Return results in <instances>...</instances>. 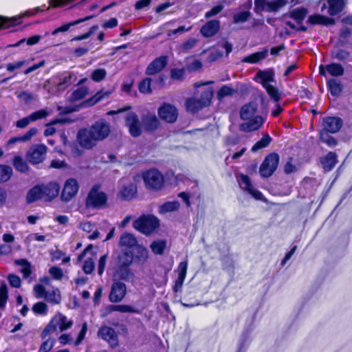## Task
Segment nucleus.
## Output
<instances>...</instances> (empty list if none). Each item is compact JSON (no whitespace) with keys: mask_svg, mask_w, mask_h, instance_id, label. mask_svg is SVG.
I'll list each match as a JSON object with an SVG mask.
<instances>
[{"mask_svg":"<svg viewBox=\"0 0 352 352\" xmlns=\"http://www.w3.org/2000/svg\"><path fill=\"white\" fill-rule=\"evenodd\" d=\"M49 113L45 109H40L32 113L29 117L30 118L31 122H35L38 120H41L43 118H46L48 116Z\"/></svg>","mask_w":352,"mask_h":352,"instance_id":"obj_60","label":"nucleus"},{"mask_svg":"<svg viewBox=\"0 0 352 352\" xmlns=\"http://www.w3.org/2000/svg\"><path fill=\"white\" fill-rule=\"evenodd\" d=\"M32 310L36 315H46L47 314L48 307L45 302L40 301L34 304Z\"/></svg>","mask_w":352,"mask_h":352,"instance_id":"obj_51","label":"nucleus"},{"mask_svg":"<svg viewBox=\"0 0 352 352\" xmlns=\"http://www.w3.org/2000/svg\"><path fill=\"white\" fill-rule=\"evenodd\" d=\"M223 5L222 4H217L212 7L210 10L207 11L205 14L204 17L205 19H210L212 16H214L217 14H219L220 12H222L223 10Z\"/></svg>","mask_w":352,"mask_h":352,"instance_id":"obj_63","label":"nucleus"},{"mask_svg":"<svg viewBox=\"0 0 352 352\" xmlns=\"http://www.w3.org/2000/svg\"><path fill=\"white\" fill-rule=\"evenodd\" d=\"M134 258L133 252L129 249L122 250L118 257V267H130Z\"/></svg>","mask_w":352,"mask_h":352,"instance_id":"obj_33","label":"nucleus"},{"mask_svg":"<svg viewBox=\"0 0 352 352\" xmlns=\"http://www.w3.org/2000/svg\"><path fill=\"white\" fill-rule=\"evenodd\" d=\"M94 16H95V15L87 16L84 18L78 19L75 21H71L69 23L63 24V25L54 30L52 32V34L56 35L59 32H65L67 31L71 27L74 26L76 25H78V24L83 23L86 21H88V20L94 18Z\"/></svg>","mask_w":352,"mask_h":352,"instance_id":"obj_37","label":"nucleus"},{"mask_svg":"<svg viewBox=\"0 0 352 352\" xmlns=\"http://www.w3.org/2000/svg\"><path fill=\"white\" fill-rule=\"evenodd\" d=\"M274 71L272 68L266 70H259L254 76V80H261V83L263 87L270 84V82L274 81Z\"/></svg>","mask_w":352,"mask_h":352,"instance_id":"obj_29","label":"nucleus"},{"mask_svg":"<svg viewBox=\"0 0 352 352\" xmlns=\"http://www.w3.org/2000/svg\"><path fill=\"white\" fill-rule=\"evenodd\" d=\"M221 22L217 19L208 21L200 29V33L204 38L214 36L220 30Z\"/></svg>","mask_w":352,"mask_h":352,"instance_id":"obj_23","label":"nucleus"},{"mask_svg":"<svg viewBox=\"0 0 352 352\" xmlns=\"http://www.w3.org/2000/svg\"><path fill=\"white\" fill-rule=\"evenodd\" d=\"M13 174L11 166L6 164H0V184L8 182Z\"/></svg>","mask_w":352,"mask_h":352,"instance_id":"obj_45","label":"nucleus"},{"mask_svg":"<svg viewBox=\"0 0 352 352\" xmlns=\"http://www.w3.org/2000/svg\"><path fill=\"white\" fill-rule=\"evenodd\" d=\"M125 125L129 129V134L133 138H138L142 133V124L135 112H129L125 116Z\"/></svg>","mask_w":352,"mask_h":352,"instance_id":"obj_14","label":"nucleus"},{"mask_svg":"<svg viewBox=\"0 0 352 352\" xmlns=\"http://www.w3.org/2000/svg\"><path fill=\"white\" fill-rule=\"evenodd\" d=\"M133 228L146 236L151 234L160 226L159 219L153 214H143L133 221Z\"/></svg>","mask_w":352,"mask_h":352,"instance_id":"obj_4","label":"nucleus"},{"mask_svg":"<svg viewBox=\"0 0 352 352\" xmlns=\"http://www.w3.org/2000/svg\"><path fill=\"white\" fill-rule=\"evenodd\" d=\"M55 344V340L51 338L45 340L41 344L38 352H49L50 351Z\"/></svg>","mask_w":352,"mask_h":352,"instance_id":"obj_57","label":"nucleus"},{"mask_svg":"<svg viewBox=\"0 0 352 352\" xmlns=\"http://www.w3.org/2000/svg\"><path fill=\"white\" fill-rule=\"evenodd\" d=\"M327 87L333 97L339 96L343 91L344 86L338 78H331L327 80Z\"/></svg>","mask_w":352,"mask_h":352,"instance_id":"obj_27","label":"nucleus"},{"mask_svg":"<svg viewBox=\"0 0 352 352\" xmlns=\"http://www.w3.org/2000/svg\"><path fill=\"white\" fill-rule=\"evenodd\" d=\"M319 75L321 76H327V74H329L332 78H338L344 75V68L338 63H331L327 65H320L318 67Z\"/></svg>","mask_w":352,"mask_h":352,"instance_id":"obj_15","label":"nucleus"},{"mask_svg":"<svg viewBox=\"0 0 352 352\" xmlns=\"http://www.w3.org/2000/svg\"><path fill=\"white\" fill-rule=\"evenodd\" d=\"M8 300V289L6 283L0 285V309L4 308Z\"/></svg>","mask_w":352,"mask_h":352,"instance_id":"obj_52","label":"nucleus"},{"mask_svg":"<svg viewBox=\"0 0 352 352\" xmlns=\"http://www.w3.org/2000/svg\"><path fill=\"white\" fill-rule=\"evenodd\" d=\"M142 124L146 132H153L160 126L159 118L155 115L148 113L141 118Z\"/></svg>","mask_w":352,"mask_h":352,"instance_id":"obj_22","label":"nucleus"},{"mask_svg":"<svg viewBox=\"0 0 352 352\" xmlns=\"http://www.w3.org/2000/svg\"><path fill=\"white\" fill-rule=\"evenodd\" d=\"M100 185L94 184L89 191L85 199L86 208L100 209L107 203L108 197L107 194L100 190Z\"/></svg>","mask_w":352,"mask_h":352,"instance_id":"obj_5","label":"nucleus"},{"mask_svg":"<svg viewBox=\"0 0 352 352\" xmlns=\"http://www.w3.org/2000/svg\"><path fill=\"white\" fill-rule=\"evenodd\" d=\"M213 97V91L211 89H206L201 92L199 99L189 98L186 101V106L188 111L195 113L204 107H208Z\"/></svg>","mask_w":352,"mask_h":352,"instance_id":"obj_6","label":"nucleus"},{"mask_svg":"<svg viewBox=\"0 0 352 352\" xmlns=\"http://www.w3.org/2000/svg\"><path fill=\"white\" fill-rule=\"evenodd\" d=\"M142 177L146 188L148 190L158 192L164 186V177L156 168H151L144 171Z\"/></svg>","mask_w":352,"mask_h":352,"instance_id":"obj_2","label":"nucleus"},{"mask_svg":"<svg viewBox=\"0 0 352 352\" xmlns=\"http://www.w3.org/2000/svg\"><path fill=\"white\" fill-rule=\"evenodd\" d=\"M188 265V263L187 261H182L178 265V277L174 281V283L172 286V290L175 294L180 292L183 287L187 274Z\"/></svg>","mask_w":352,"mask_h":352,"instance_id":"obj_20","label":"nucleus"},{"mask_svg":"<svg viewBox=\"0 0 352 352\" xmlns=\"http://www.w3.org/2000/svg\"><path fill=\"white\" fill-rule=\"evenodd\" d=\"M280 161L279 155L272 152L267 155L259 168L261 177L268 178L276 170Z\"/></svg>","mask_w":352,"mask_h":352,"instance_id":"obj_7","label":"nucleus"},{"mask_svg":"<svg viewBox=\"0 0 352 352\" xmlns=\"http://www.w3.org/2000/svg\"><path fill=\"white\" fill-rule=\"evenodd\" d=\"M185 69L184 68H173L170 69V78L173 80H182L184 78Z\"/></svg>","mask_w":352,"mask_h":352,"instance_id":"obj_62","label":"nucleus"},{"mask_svg":"<svg viewBox=\"0 0 352 352\" xmlns=\"http://www.w3.org/2000/svg\"><path fill=\"white\" fill-rule=\"evenodd\" d=\"M111 94L109 91H104L102 89L97 91L94 96L85 100L84 103L87 107H93L104 98H108Z\"/></svg>","mask_w":352,"mask_h":352,"instance_id":"obj_35","label":"nucleus"},{"mask_svg":"<svg viewBox=\"0 0 352 352\" xmlns=\"http://www.w3.org/2000/svg\"><path fill=\"white\" fill-rule=\"evenodd\" d=\"M93 135L97 141H102L107 138L111 131L110 124L104 119H100L94 122L90 127Z\"/></svg>","mask_w":352,"mask_h":352,"instance_id":"obj_13","label":"nucleus"},{"mask_svg":"<svg viewBox=\"0 0 352 352\" xmlns=\"http://www.w3.org/2000/svg\"><path fill=\"white\" fill-rule=\"evenodd\" d=\"M337 162V155L333 151H329L320 158V163L326 172L331 171L335 167Z\"/></svg>","mask_w":352,"mask_h":352,"instance_id":"obj_28","label":"nucleus"},{"mask_svg":"<svg viewBox=\"0 0 352 352\" xmlns=\"http://www.w3.org/2000/svg\"><path fill=\"white\" fill-rule=\"evenodd\" d=\"M109 309L111 311H119L120 313H138V311L131 305H111Z\"/></svg>","mask_w":352,"mask_h":352,"instance_id":"obj_48","label":"nucleus"},{"mask_svg":"<svg viewBox=\"0 0 352 352\" xmlns=\"http://www.w3.org/2000/svg\"><path fill=\"white\" fill-rule=\"evenodd\" d=\"M41 39V36L39 35H33L32 36H30L27 39H21L16 42L15 44L12 45V47H19L22 43L26 41V43L28 45H34L35 44H37Z\"/></svg>","mask_w":352,"mask_h":352,"instance_id":"obj_58","label":"nucleus"},{"mask_svg":"<svg viewBox=\"0 0 352 352\" xmlns=\"http://www.w3.org/2000/svg\"><path fill=\"white\" fill-rule=\"evenodd\" d=\"M308 14V10L306 8H296L291 11H289L287 15L294 20L299 26H296L294 23H293L290 21H287L285 22V25L289 27L291 29L296 30V32H305L307 31V28L305 25H302V21L306 18Z\"/></svg>","mask_w":352,"mask_h":352,"instance_id":"obj_8","label":"nucleus"},{"mask_svg":"<svg viewBox=\"0 0 352 352\" xmlns=\"http://www.w3.org/2000/svg\"><path fill=\"white\" fill-rule=\"evenodd\" d=\"M79 185L77 180L74 178H69L66 180L60 198L63 201H69L78 192Z\"/></svg>","mask_w":352,"mask_h":352,"instance_id":"obj_17","label":"nucleus"},{"mask_svg":"<svg viewBox=\"0 0 352 352\" xmlns=\"http://www.w3.org/2000/svg\"><path fill=\"white\" fill-rule=\"evenodd\" d=\"M126 294V286L121 281L114 282L109 295V301L113 303L120 302L123 300Z\"/></svg>","mask_w":352,"mask_h":352,"instance_id":"obj_18","label":"nucleus"},{"mask_svg":"<svg viewBox=\"0 0 352 352\" xmlns=\"http://www.w3.org/2000/svg\"><path fill=\"white\" fill-rule=\"evenodd\" d=\"M119 244L122 247H126L128 248H135L137 245H139L135 236L129 232H124L121 235Z\"/></svg>","mask_w":352,"mask_h":352,"instance_id":"obj_38","label":"nucleus"},{"mask_svg":"<svg viewBox=\"0 0 352 352\" xmlns=\"http://www.w3.org/2000/svg\"><path fill=\"white\" fill-rule=\"evenodd\" d=\"M133 261L138 265L144 264L148 258V251L146 248L142 245H137L135 247Z\"/></svg>","mask_w":352,"mask_h":352,"instance_id":"obj_30","label":"nucleus"},{"mask_svg":"<svg viewBox=\"0 0 352 352\" xmlns=\"http://www.w3.org/2000/svg\"><path fill=\"white\" fill-rule=\"evenodd\" d=\"M72 324V320H68L65 315L58 312L51 318L49 323L43 329L40 337L44 340L47 336L56 331L57 327L59 328L60 331H64L69 329Z\"/></svg>","mask_w":352,"mask_h":352,"instance_id":"obj_3","label":"nucleus"},{"mask_svg":"<svg viewBox=\"0 0 352 352\" xmlns=\"http://www.w3.org/2000/svg\"><path fill=\"white\" fill-rule=\"evenodd\" d=\"M237 92L236 89H233L229 85H222L217 93V98L221 100L226 96H232Z\"/></svg>","mask_w":352,"mask_h":352,"instance_id":"obj_47","label":"nucleus"},{"mask_svg":"<svg viewBox=\"0 0 352 352\" xmlns=\"http://www.w3.org/2000/svg\"><path fill=\"white\" fill-rule=\"evenodd\" d=\"M239 178L241 182L245 184V190L248 191L256 199H261V197H263V193L258 190L254 189L249 176H248L247 175L241 174Z\"/></svg>","mask_w":352,"mask_h":352,"instance_id":"obj_31","label":"nucleus"},{"mask_svg":"<svg viewBox=\"0 0 352 352\" xmlns=\"http://www.w3.org/2000/svg\"><path fill=\"white\" fill-rule=\"evenodd\" d=\"M307 23L311 25H321L324 26L333 25L336 23L333 18L320 14H314L308 17Z\"/></svg>","mask_w":352,"mask_h":352,"instance_id":"obj_24","label":"nucleus"},{"mask_svg":"<svg viewBox=\"0 0 352 352\" xmlns=\"http://www.w3.org/2000/svg\"><path fill=\"white\" fill-rule=\"evenodd\" d=\"M72 75L69 74L60 78L57 83V89L58 90H65L71 85Z\"/></svg>","mask_w":352,"mask_h":352,"instance_id":"obj_59","label":"nucleus"},{"mask_svg":"<svg viewBox=\"0 0 352 352\" xmlns=\"http://www.w3.org/2000/svg\"><path fill=\"white\" fill-rule=\"evenodd\" d=\"M88 94V88L85 86H81L75 89L71 94L70 100L72 102L83 99Z\"/></svg>","mask_w":352,"mask_h":352,"instance_id":"obj_46","label":"nucleus"},{"mask_svg":"<svg viewBox=\"0 0 352 352\" xmlns=\"http://www.w3.org/2000/svg\"><path fill=\"white\" fill-rule=\"evenodd\" d=\"M40 8L38 7L36 8L34 10H26L23 13H21L20 15L17 16H13L11 18L5 17L0 16V30L1 29H8L11 27H14L17 25H20L22 23V18L28 17L36 14L38 11H40Z\"/></svg>","mask_w":352,"mask_h":352,"instance_id":"obj_11","label":"nucleus"},{"mask_svg":"<svg viewBox=\"0 0 352 352\" xmlns=\"http://www.w3.org/2000/svg\"><path fill=\"white\" fill-rule=\"evenodd\" d=\"M180 204L177 201H166L159 208V212L165 214L167 212H174L179 208Z\"/></svg>","mask_w":352,"mask_h":352,"instance_id":"obj_44","label":"nucleus"},{"mask_svg":"<svg viewBox=\"0 0 352 352\" xmlns=\"http://www.w3.org/2000/svg\"><path fill=\"white\" fill-rule=\"evenodd\" d=\"M15 264L22 266L21 272L23 274V278H28L32 273V265L30 261L25 258H20L15 261Z\"/></svg>","mask_w":352,"mask_h":352,"instance_id":"obj_41","label":"nucleus"},{"mask_svg":"<svg viewBox=\"0 0 352 352\" xmlns=\"http://www.w3.org/2000/svg\"><path fill=\"white\" fill-rule=\"evenodd\" d=\"M159 118L166 123H174L178 118V110L176 107L168 102H163L157 109Z\"/></svg>","mask_w":352,"mask_h":352,"instance_id":"obj_10","label":"nucleus"},{"mask_svg":"<svg viewBox=\"0 0 352 352\" xmlns=\"http://www.w3.org/2000/svg\"><path fill=\"white\" fill-rule=\"evenodd\" d=\"M8 280L10 285L14 288H19L21 285V280L18 275L14 274H9Z\"/></svg>","mask_w":352,"mask_h":352,"instance_id":"obj_64","label":"nucleus"},{"mask_svg":"<svg viewBox=\"0 0 352 352\" xmlns=\"http://www.w3.org/2000/svg\"><path fill=\"white\" fill-rule=\"evenodd\" d=\"M12 164L14 168L20 173H25L29 170L27 162L20 155L15 156L13 158Z\"/></svg>","mask_w":352,"mask_h":352,"instance_id":"obj_42","label":"nucleus"},{"mask_svg":"<svg viewBox=\"0 0 352 352\" xmlns=\"http://www.w3.org/2000/svg\"><path fill=\"white\" fill-rule=\"evenodd\" d=\"M137 194V187L133 184L130 183L128 185H124L121 187L119 191V195L121 199L125 201H130Z\"/></svg>","mask_w":352,"mask_h":352,"instance_id":"obj_32","label":"nucleus"},{"mask_svg":"<svg viewBox=\"0 0 352 352\" xmlns=\"http://www.w3.org/2000/svg\"><path fill=\"white\" fill-rule=\"evenodd\" d=\"M151 81V78L142 79L138 84L139 91L144 94H151L152 92Z\"/></svg>","mask_w":352,"mask_h":352,"instance_id":"obj_50","label":"nucleus"},{"mask_svg":"<svg viewBox=\"0 0 352 352\" xmlns=\"http://www.w3.org/2000/svg\"><path fill=\"white\" fill-rule=\"evenodd\" d=\"M166 245L165 239L155 240L151 243L150 248L153 254L162 255L164 253Z\"/></svg>","mask_w":352,"mask_h":352,"instance_id":"obj_40","label":"nucleus"},{"mask_svg":"<svg viewBox=\"0 0 352 352\" xmlns=\"http://www.w3.org/2000/svg\"><path fill=\"white\" fill-rule=\"evenodd\" d=\"M118 275L120 280H129L133 274L129 267H118Z\"/></svg>","mask_w":352,"mask_h":352,"instance_id":"obj_55","label":"nucleus"},{"mask_svg":"<svg viewBox=\"0 0 352 352\" xmlns=\"http://www.w3.org/2000/svg\"><path fill=\"white\" fill-rule=\"evenodd\" d=\"M98 336L106 341L111 348H116L119 344L118 335L116 330L111 327L101 326L98 329Z\"/></svg>","mask_w":352,"mask_h":352,"instance_id":"obj_12","label":"nucleus"},{"mask_svg":"<svg viewBox=\"0 0 352 352\" xmlns=\"http://www.w3.org/2000/svg\"><path fill=\"white\" fill-rule=\"evenodd\" d=\"M285 0H275L268 1L267 3V12H276L278 9L285 5Z\"/></svg>","mask_w":352,"mask_h":352,"instance_id":"obj_54","label":"nucleus"},{"mask_svg":"<svg viewBox=\"0 0 352 352\" xmlns=\"http://www.w3.org/2000/svg\"><path fill=\"white\" fill-rule=\"evenodd\" d=\"M42 188L43 198L47 201H51L58 195L60 187L56 182H50L47 185L42 184Z\"/></svg>","mask_w":352,"mask_h":352,"instance_id":"obj_26","label":"nucleus"},{"mask_svg":"<svg viewBox=\"0 0 352 352\" xmlns=\"http://www.w3.org/2000/svg\"><path fill=\"white\" fill-rule=\"evenodd\" d=\"M272 141V138H271V136L268 133H266L263 135V137L261 138V140L257 141L253 145V146L251 148V151L253 153H255V152L258 151V150L264 148L268 146V145L271 143Z\"/></svg>","mask_w":352,"mask_h":352,"instance_id":"obj_43","label":"nucleus"},{"mask_svg":"<svg viewBox=\"0 0 352 352\" xmlns=\"http://www.w3.org/2000/svg\"><path fill=\"white\" fill-rule=\"evenodd\" d=\"M38 130L36 127L30 128L23 135L18 137H12L7 142L8 145L15 144L17 142H27L30 140L33 136L36 135Z\"/></svg>","mask_w":352,"mask_h":352,"instance_id":"obj_39","label":"nucleus"},{"mask_svg":"<svg viewBox=\"0 0 352 352\" xmlns=\"http://www.w3.org/2000/svg\"><path fill=\"white\" fill-rule=\"evenodd\" d=\"M328 3V13L330 16L340 14L344 8V0H327Z\"/></svg>","mask_w":352,"mask_h":352,"instance_id":"obj_36","label":"nucleus"},{"mask_svg":"<svg viewBox=\"0 0 352 352\" xmlns=\"http://www.w3.org/2000/svg\"><path fill=\"white\" fill-rule=\"evenodd\" d=\"M267 112L264 116H256L254 118L248 119V122L240 124L239 129L244 132H252L259 129L266 120Z\"/></svg>","mask_w":352,"mask_h":352,"instance_id":"obj_19","label":"nucleus"},{"mask_svg":"<svg viewBox=\"0 0 352 352\" xmlns=\"http://www.w3.org/2000/svg\"><path fill=\"white\" fill-rule=\"evenodd\" d=\"M258 103L256 101H250L244 104L240 110V117L243 120H248L256 116L258 112Z\"/></svg>","mask_w":352,"mask_h":352,"instance_id":"obj_25","label":"nucleus"},{"mask_svg":"<svg viewBox=\"0 0 352 352\" xmlns=\"http://www.w3.org/2000/svg\"><path fill=\"white\" fill-rule=\"evenodd\" d=\"M42 198H43L42 184H38L28 190L26 195V201L28 204H32Z\"/></svg>","mask_w":352,"mask_h":352,"instance_id":"obj_34","label":"nucleus"},{"mask_svg":"<svg viewBox=\"0 0 352 352\" xmlns=\"http://www.w3.org/2000/svg\"><path fill=\"white\" fill-rule=\"evenodd\" d=\"M77 139L80 146L85 149H91L98 142L89 129H81L77 134Z\"/></svg>","mask_w":352,"mask_h":352,"instance_id":"obj_16","label":"nucleus"},{"mask_svg":"<svg viewBox=\"0 0 352 352\" xmlns=\"http://www.w3.org/2000/svg\"><path fill=\"white\" fill-rule=\"evenodd\" d=\"M107 75L106 70L104 69L98 68L94 69L91 76V78L94 82H100Z\"/></svg>","mask_w":352,"mask_h":352,"instance_id":"obj_56","label":"nucleus"},{"mask_svg":"<svg viewBox=\"0 0 352 352\" xmlns=\"http://www.w3.org/2000/svg\"><path fill=\"white\" fill-rule=\"evenodd\" d=\"M168 63V57L161 56L155 58L148 64L146 69V74L148 76L155 75L163 70Z\"/></svg>","mask_w":352,"mask_h":352,"instance_id":"obj_21","label":"nucleus"},{"mask_svg":"<svg viewBox=\"0 0 352 352\" xmlns=\"http://www.w3.org/2000/svg\"><path fill=\"white\" fill-rule=\"evenodd\" d=\"M270 98L273 99L275 102H278L281 100L280 94L278 89L271 84L266 85L263 87Z\"/></svg>","mask_w":352,"mask_h":352,"instance_id":"obj_49","label":"nucleus"},{"mask_svg":"<svg viewBox=\"0 0 352 352\" xmlns=\"http://www.w3.org/2000/svg\"><path fill=\"white\" fill-rule=\"evenodd\" d=\"M47 147L43 144H33L26 153V160L32 165L42 163L47 153Z\"/></svg>","mask_w":352,"mask_h":352,"instance_id":"obj_9","label":"nucleus"},{"mask_svg":"<svg viewBox=\"0 0 352 352\" xmlns=\"http://www.w3.org/2000/svg\"><path fill=\"white\" fill-rule=\"evenodd\" d=\"M343 126V120L338 116L322 118L321 129L319 131V140L330 148L338 145V140L331 135L338 133Z\"/></svg>","mask_w":352,"mask_h":352,"instance_id":"obj_1","label":"nucleus"},{"mask_svg":"<svg viewBox=\"0 0 352 352\" xmlns=\"http://www.w3.org/2000/svg\"><path fill=\"white\" fill-rule=\"evenodd\" d=\"M251 16V13L248 10L241 11L233 15L234 23H244L247 21Z\"/></svg>","mask_w":352,"mask_h":352,"instance_id":"obj_53","label":"nucleus"},{"mask_svg":"<svg viewBox=\"0 0 352 352\" xmlns=\"http://www.w3.org/2000/svg\"><path fill=\"white\" fill-rule=\"evenodd\" d=\"M352 31L348 27H343L340 30L339 40L342 44H345L351 36Z\"/></svg>","mask_w":352,"mask_h":352,"instance_id":"obj_61","label":"nucleus"}]
</instances>
